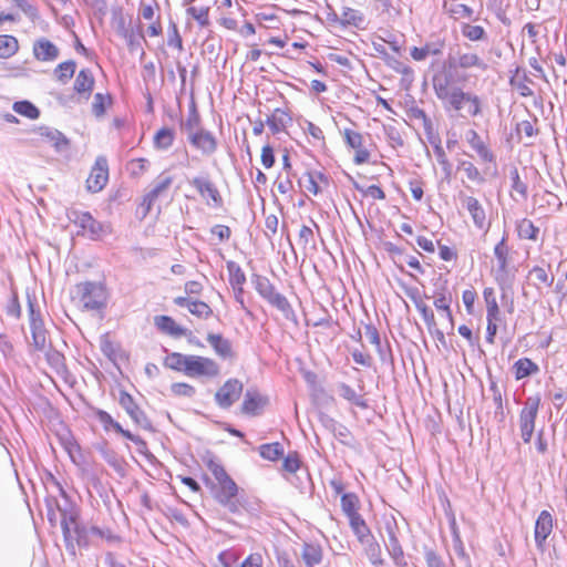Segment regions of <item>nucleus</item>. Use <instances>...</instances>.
<instances>
[{
  "mask_svg": "<svg viewBox=\"0 0 567 567\" xmlns=\"http://www.w3.org/2000/svg\"><path fill=\"white\" fill-rule=\"evenodd\" d=\"M165 365L189 378H216L220 373L219 364L207 357L172 352L165 359Z\"/></svg>",
  "mask_w": 567,
  "mask_h": 567,
  "instance_id": "nucleus-1",
  "label": "nucleus"
},
{
  "mask_svg": "<svg viewBox=\"0 0 567 567\" xmlns=\"http://www.w3.org/2000/svg\"><path fill=\"white\" fill-rule=\"evenodd\" d=\"M212 491L216 502L231 514L246 509L244 497L239 496V487L233 478L217 483Z\"/></svg>",
  "mask_w": 567,
  "mask_h": 567,
  "instance_id": "nucleus-2",
  "label": "nucleus"
},
{
  "mask_svg": "<svg viewBox=\"0 0 567 567\" xmlns=\"http://www.w3.org/2000/svg\"><path fill=\"white\" fill-rule=\"evenodd\" d=\"M75 290L84 309L100 310L106 306L107 290L103 282H80L75 286Z\"/></svg>",
  "mask_w": 567,
  "mask_h": 567,
  "instance_id": "nucleus-3",
  "label": "nucleus"
},
{
  "mask_svg": "<svg viewBox=\"0 0 567 567\" xmlns=\"http://www.w3.org/2000/svg\"><path fill=\"white\" fill-rule=\"evenodd\" d=\"M251 281L260 297L267 300L272 307L281 311L286 318H289V316L293 313L288 299L284 295L276 291L275 286L267 277L261 275H252Z\"/></svg>",
  "mask_w": 567,
  "mask_h": 567,
  "instance_id": "nucleus-4",
  "label": "nucleus"
},
{
  "mask_svg": "<svg viewBox=\"0 0 567 567\" xmlns=\"http://www.w3.org/2000/svg\"><path fill=\"white\" fill-rule=\"evenodd\" d=\"M540 405V396H528L524 402L523 409L519 412L518 423L520 437L524 443L528 444L535 431V422L538 415Z\"/></svg>",
  "mask_w": 567,
  "mask_h": 567,
  "instance_id": "nucleus-5",
  "label": "nucleus"
},
{
  "mask_svg": "<svg viewBox=\"0 0 567 567\" xmlns=\"http://www.w3.org/2000/svg\"><path fill=\"white\" fill-rule=\"evenodd\" d=\"M28 299V311H29V324L32 334V344L35 350L43 351L47 346V330L41 317L40 310L37 308V301L34 297L27 295Z\"/></svg>",
  "mask_w": 567,
  "mask_h": 567,
  "instance_id": "nucleus-6",
  "label": "nucleus"
},
{
  "mask_svg": "<svg viewBox=\"0 0 567 567\" xmlns=\"http://www.w3.org/2000/svg\"><path fill=\"white\" fill-rule=\"evenodd\" d=\"M118 404L124 409L132 421L145 431H154L153 424L146 413L135 402L134 398L125 390L118 392Z\"/></svg>",
  "mask_w": 567,
  "mask_h": 567,
  "instance_id": "nucleus-7",
  "label": "nucleus"
},
{
  "mask_svg": "<svg viewBox=\"0 0 567 567\" xmlns=\"http://www.w3.org/2000/svg\"><path fill=\"white\" fill-rule=\"evenodd\" d=\"M432 84L436 97L446 105L456 96L463 89L454 85L452 73L449 71H441L433 75Z\"/></svg>",
  "mask_w": 567,
  "mask_h": 567,
  "instance_id": "nucleus-8",
  "label": "nucleus"
},
{
  "mask_svg": "<svg viewBox=\"0 0 567 567\" xmlns=\"http://www.w3.org/2000/svg\"><path fill=\"white\" fill-rule=\"evenodd\" d=\"M188 184L197 190L208 206L217 208L223 206V197L216 184L208 176H195L188 179Z\"/></svg>",
  "mask_w": 567,
  "mask_h": 567,
  "instance_id": "nucleus-9",
  "label": "nucleus"
},
{
  "mask_svg": "<svg viewBox=\"0 0 567 567\" xmlns=\"http://www.w3.org/2000/svg\"><path fill=\"white\" fill-rule=\"evenodd\" d=\"M455 112L465 111L468 116L475 117L482 114V100L477 94L462 90L446 105Z\"/></svg>",
  "mask_w": 567,
  "mask_h": 567,
  "instance_id": "nucleus-10",
  "label": "nucleus"
},
{
  "mask_svg": "<svg viewBox=\"0 0 567 567\" xmlns=\"http://www.w3.org/2000/svg\"><path fill=\"white\" fill-rule=\"evenodd\" d=\"M97 420L103 424L104 430L109 431L110 429L114 430L116 433L121 434L125 439L130 440L137 446V451L140 453H144L147 450V443L141 436L131 433L128 430L123 429V426L115 421L110 413L103 410H99L96 412Z\"/></svg>",
  "mask_w": 567,
  "mask_h": 567,
  "instance_id": "nucleus-11",
  "label": "nucleus"
},
{
  "mask_svg": "<svg viewBox=\"0 0 567 567\" xmlns=\"http://www.w3.org/2000/svg\"><path fill=\"white\" fill-rule=\"evenodd\" d=\"M243 389L244 385L238 379L227 380L215 394L217 405L221 409L230 408L240 398Z\"/></svg>",
  "mask_w": 567,
  "mask_h": 567,
  "instance_id": "nucleus-12",
  "label": "nucleus"
},
{
  "mask_svg": "<svg viewBox=\"0 0 567 567\" xmlns=\"http://www.w3.org/2000/svg\"><path fill=\"white\" fill-rule=\"evenodd\" d=\"M109 181V164L104 156H99L86 179V187L92 193L101 192Z\"/></svg>",
  "mask_w": 567,
  "mask_h": 567,
  "instance_id": "nucleus-13",
  "label": "nucleus"
},
{
  "mask_svg": "<svg viewBox=\"0 0 567 567\" xmlns=\"http://www.w3.org/2000/svg\"><path fill=\"white\" fill-rule=\"evenodd\" d=\"M554 528V517L549 511H542L536 518L535 528H534V539L536 547L539 550H544L546 546L547 538L553 533Z\"/></svg>",
  "mask_w": 567,
  "mask_h": 567,
  "instance_id": "nucleus-14",
  "label": "nucleus"
},
{
  "mask_svg": "<svg viewBox=\"0 0 567 567\" xmlns=\"http://www.w3.org/2000/svg\"><path fill=\"white\" fill-rule=\"evenodd\" d=\"M346 144L355 151L353 162L357 165L368 163L370 159V152L363 147V135L354 130L344 128L342 132Z\"/></svg>",
  "mask_w": 567,
  "mask_h": 567,
  "instance_id": "nucleus-15",
  "label": "nucleus"
},
{
  "mask_svg": "<svg viewBox=\"0 0 567 567\" xmlns=\"http://www.w3.org/2000/svg\"><path fill=\"white\" fill-rule=\"evenodd\" d=\"M173 183V177L169 175L161 174L153 183L152 188L144 195L143 205L146 206V210L150 212L154 203L163 196L167 195V192Z\"/></svg>",
  "mask_w": 567,
  "mask_h": 567,
  "instance_id": "nucleus-16",
  "label": "nucleus"
},
{
  "mask_svg": "<svg viewBox=\"0 0 567 567\" xmlns=\"http://www.w3.org/2000/svg\"><path fill=\"white\" fill-rule=\"evenodd\" d=\"M451 68H458L462 70L478 69L486 71L487 63L475 52H457L456 56L449 59Z\"/></svg>",
  "mask_w": 567,
  "mask_h": 567,
  "instance_id": "nucleus-17",
  "label": "nucleus"
},
{
  "mask_svg": "<svg viewBox=\"0 0 567 567\" xmlns=\"http://www.w3.org/2000/svg\"><path fill=\"white\" fill-rule=\"evenodd\" d=\"M187 140L196 150L200 151L203 155H213L218 147L217 140L213 133L204 128L192 133Z\"/></svg>",
  "mask_w": 567,
  "mask_h": 567,
  "instance_id": "nucleus-18",
  "label": "nucleus"
},
{
  "mask_svg": "<svg viewBox=\"0 0 567 567\" xmlns=\"http://www.w3.org/2000/svg\"><path fill=\"white\" fill-rule=\"evenodd\" d=\"M34 133L41 141L51 144L56 152H63L69 147V140L56 128L49 126H39Z\"/></svg>",
  "mask_w": 567,
  "mask_h": 567,
  "instance_id": "nucleus-19",
  "label": "nucleus"
},
{
  "mask_svg": "<svg viewBox=\"0 0 567 567\" xmlns=\"http://www.w3.org/2000/svg\"><path fill=\"white\" fill-rule=\"evenodd\" d=\"M174 303L178 307L187 308L193 316L199 319L206 320L213 315L210 306L202 300L179 296L174 298Z\"/></svg>",
  "mask_w": 567,
  "mask_h": 567,
  "instance_id": "nucleus-20",
  "label": "nucleus"
},
{
  "mask_svg": "<svg viewBox=\"0 0 567 567\" xmlns=\"http://www.w3.org/2000/svg\"><path fill=\"white\" fill-rule=\"evenodd\" d=\"M32 52L33 56L41 62H52L56 60L60 54L59 48L47 38L35 40Z\"/></svg>",
  "mask_w": 567,
  "mask_h": 567,
  "instance_id": "nucleus-21",
  "label": "nucleus"
},
{
  "mask_svg": "<svg viewBox=\"0 0 567 567\" xmlns=\"http://www.w3.org/2000/svg\"><path fill=\"white\" fill-rule=\"evenodd\" d=\"M267 404V396L261 395L257 390L248 389L244 396L241 410L245 414L257 415Z\"/></svg>",
  "mask_w": 567,
  "mask_h": 567,
  "instance_id": "nucleus-22",
  "label": "nucleus"
},
{
  "mask_svg": "<svg viewBox=\"0 0 567 567\" xmlns=\"http://www.w3.org/2000/svg\"><path fill=\"white\" fill-rule=\"evenodd\" d=\"M389 542L386 544V549L390 557L393 559L395 566H404L406 565L403 548L399 542V538L395 534V524L388 523L385 526Z\"/></svg>",
  "mask_w": 567,
  "mask_h": 567,
  "instance_id": "nucleus-23",
  "label": "nucleus"
},
{
  "mask_svg": "<svg viewBox=\"0 0 567 567\" xmlns=\"http://www.w3.org/2000/svg\"><path fill=\"white\" fill-rule=\"evenodd\" d=\"M466 142L470 144L473 151H475L484 163H493L495 162V155L487 146V144L482 140L478 133L475 130H468L465 134Z\"/></svg>",
  "mask_w": 567,
  "mask_h": 567,
  "instance_id": "nucleus-24",
  "label": "nucleus"
},
{
  "mask_svg": "<svg viewBox=\"0 0 567 567\" xmlns=\"http://www.w3.org/2000/svg\"><path fill=\"white\" fill-rule=\"evenodd\" d=\"M83 234L87 235L91 239H99L104 233L103 225L95 220L90 213H80L75 220Z\"/></svg>",
  "mask_w": 567,
  "mask_h": 567,
  "instance_id": "nucleus-25",
  "label": "nucleus"
},
{
  "mask_svg": "<svg viewBox=\"0 0 567 567\" xmlns=\"http://www.w3.org/2000/svg\"><path fill=\"white\" fill-rule=\"evenodd\" d=\"M461 199L463 206L470 213L474 225L478 229H484L486 227V213L478 199L472 196H461Z\"/></svg>",
  "mask_w": 567,
  "mask_h": 567,
  "instance_id": "nucleus-26",
  "label": "nucleus"
},
{
  "mask_svg": "<svg viewBox=\"0 0 567 567\" xmlns=\"http://www.w3.org/2000/svg\"><path fill=\"white\" fill-rule=\"evenodd\" d=\"M122 38L125 40L130 52H140L141 56L145 55L143 43L146 42V40L140 23L130 29L128 32H125Z\"/></svg>",
  "mask_w": 567,
  "mask_h": 567,
  "instance_id": "nucleus-27",
  "label": "nucleus"
},
{
  "mask_svg": "<svg viewBox=\"0 0 567 567\" xmlns=\"http://www.w3.org/2000/svg\"><path fill=\"white\" fill-rule=\"evenodd\" d=\"M154 323L159 331L173 337H187L188 333L190 334V331L178 326L175 320L168 316H156Z\"/></svg>",
  "mask_w": 567,
  "mask_h": 567,
  "instance_id": "nucleus-28",
  "label": "nucleus"
},
{
  "mask_svg": "<svg viewBox=\"0 0 567 567\" xmlns=\"http://www.w3.org/2000/svg\"><path fill=\"white\" fill-rule=\"evenodd\" d=\"M207 341L219 358L233 359L235 357L231 342L228 339L224 338L221 334L208 333Z\"/></svg>",
  "mask_w": 567,
  "mask_h": 567,
  "instance_id": "nucleus-29",
  "label": "nucleus"
},
{
  "mask_svg": "<svg viewBox=\"0 0 567 567\" xmlns=\"http://www.w3.org/2000/svg\"><path fill=\"white\" fill-rule=\"evenodd\" d=\"M59 509L61 511V515H62L61 528H62V533H63V537H64V542H65V547L72 555H74V546L72 545V537H73L72 529L75 525H79V523L76 520V515L74 513L68 512L65 509L62 511L60 507H59Z\"/></svg>",
  "mask_w": 567,
  "mask_h": 567,
  "instance_id": "nucleus-30",
  "label": "nucleus"
},
{
  "mask_svg": "<svg viewBox=\"0 0 567 567\" xmlns=\"http://www.w3.org/2000/svg\"><path fill=\"white\" fill-rule=\"evenodd\" d=\"M489 391L492 392V401L494 404V420L498 424H504L506 419V411L504 405L503 392L496 381L489 382Z\"/></svg>",
  "mask_w": 567,
  "mask_h": 567,
  "instance_id": "nucleus-31",
  "label": "nucleus"
},
{
  "mask_svg": "<svg viewBox=\"0 0 567 567\" xmlns=\"http://www.w3.org/2000/svg\"><path fill=\"white\" fill-rule=\"evenodd\" d=\"M94 76L90 69H82L74 81L73 89L78 94L85 95L87 99L94 87Z\"/></svg>",
  "mask_w": 567,
  "mask_h": 567,
  "instance_id": "nucleus-32",
  "label": "nucleus"
},
{
  "mask_svg": "<svg viewBox=\"0 0 567 567\" xmlns=\"http://www.w3.org/2000/svg\"><path fill=\"white\" fill-rule=\"evenodd\" d=\"M443 10L453 19H471L474 10L467 4L461 3L458 0H445L443 2Z\"/></svg>",
  "mask_w": 567,
  "mask_h": 567,
  "instance_id": "nucleus-33",
  "label": "nucleus"
},
{
  "mask_svg": "<svg viewBox=\"0 0 567 567\" xmlns=\"http://www.w3.org/2000/svg\"><path fill=\"white\" fill-rule=\"evenodd\" d=\"M341 18L342 28L354 27L359 30L365 29V17L357 9L343 7Z\"/></svg>",
  "mask_w": 567,
  "mask_h": 567,
  "instance_id": "nucleus-34",
  "label": "nucleus"
},
{
  "mask_svg": "<svg viewBox=\"0 0 567 567\" xmlns=\"http://www.w3.org/2000/svg\"><path fill=\"white\" fill-rule=\"evenodd\" d=\"M513 370L515 379L522 380L527 377L537 374L539 372V367L529 358H522L514 363Z\"/></svg>",
  "mask_w": 567,
  "mask_h": 567,
  "instance_id": "nucleus-35",
  "label": "nucleus"
},
{
  "mask_svg": "<svg viewBox=\"0 0 567 567\" xmlns=\"http://www.w3.org/2000/svg\"><path fill=\"white\" fill-rule=\"evenodd\" d=\"M494 255L497 259V274L505 275L508 267L509 248L507 246V237L504 235L494 247Z\"/></svg>",
  "mask_w": 567,
  "mask_h": 567,
  "instance_id": "nucleus-36",
  "label": "nucleus"
},
{
  "mask_svg": "<svg viewBox=\"0 0 567 567\" xmlns=\"http://www.w3.org/2000/svg\"><path fill=\"white\" fill-rule=\"evenodd\" d=\"M462 35L471 42L487 41L488 35L482 25L463 22L460 25Z\"/></svg>",
  "mask_w": 567,
  "mask_h": 567,
  "instance_id": "nucleus-37",
  "label": "nucleus"
},
{
  "mask_svg": "<svg viewBox=\"0 0 567 567\" xmlns=\"http://www.w3.org/2000/svg\"><path fill=\"white\" fill-rule=\"evenodd\" d=\"M350 527L360 543H365L371 537V530L360 514L348 518Z\"/></svg>",
  "mask_w": 567,
  "mask_h": 567,
  "instance_id": "nucleus-38",
  "label": "nucleus"
},
{
  "mask_svg": "<svg viewBox=\"0 0 567 567\" xmlns=\"http://www.w3.org/2000/svg\"><path fill=\"white\" fill-rule=\"evenodd\" d=\"M301 556L307 567H316L322 560V549L316 544H305Z\"/></svg>",
  "mask_w": 567,
  "mask_h": 567,
  "instance_id": "nucleus-39",
  "label": "nucleus"
},
{
  "mask_svg": "<svg viewBox=\"0 0 567 567\" xmlns=\"http://www.w3.org/2000/svg\"><path fill=\"white\" fill-rule=\"evenodd\" d=\"M338 390H339L340 396L343 398L344 400L349 401L350 403H352L361 409L369 408L367 400L362 395L358 394L355 392V390L353 388H351L349 384L340 383L338 386Z\"/></svg>",
  "mask_w": 567,
  "mask_h": 567,
  "instance_id": "nucleus-40",
  "label": "nucleus"
},
{
  "mask_svg": "<svg viewBox=\"0 0 567 567\" xmlns=\"http://www.w3.org/2000/svg\"><path fill=\"white\" fill-rule=\"evenodd\" d=\"M19 50V41L16 37L9 34L0 35V59H9Z\"/></svg>",
  "mask_w": 567,
  "mask_h": 567,
  "instance_id": "nucleus-41",
  "label": "nucleus"
},
{
  "mask_svg": "<svg viewBox=\"0 0 567 567\" xmlns=\"http://www.w3.org/2000/svg\"><path fill=\"white\" fill-rule=\"evenodd\" d=\"M75 70L76 63L73 60H69L58 64L53 73L60 83L65 84L73 78Z\"/></svg>",
  "mask_w": 567,
  "mask_h": 567,
  "instance_id": "nucleus-42",
  "label": "nucleus"
},
{
  "mask_svg": "<svg viewBox=\"0 0 567 567\" xmlns=\"http://www.w3.org/2000/svg\"><path fill=\"white\" fill-rule=\"evenodd\" d=\"M517 234L522 239L536 241L539 236V228L528 218H523L517 223Z\"/></svg>",
  "mask_w": 567,
  "mask_h": 567,
  "instance_id": "nucleus-43",
  "label": "nucleus"
},
{
  "mask_svg": "<svg viewBox=\"0 0 567 567\" xmlns=\"http://www.w3.org/2000/svg\"><path fill=\"white\" fill-rule=\"evenodd\" d=\"M486 303V318L501 319V311L493 288L487 287L483 291Z\"/></svg>",
  "mask_w": 567,
  "mask_h": 567,
  "instance_id": "nucleus-44",
  "label": "nucleus"
},
{
  "mask_svg": "<svg viewBox=\"0 0 567 567\" xmlns=\"http://www.w3.org/2000/svg\"><path fill=\"white\" fill-rule=\"evenodd\" d=\"M361 544L364 545L365 554H367L369 560L374 566L380 567L384 564V560L381 556V547H380L379 543L374 539L373 536L369 537V540H367L365 543H361Z\"/></svg>",
  "mask_w": 567,
  "mask_h": 567,
  "instance_id": "nucleus-45",
  "label": "nucleus"
},
{
  "mask_svg": "<svg viewBox=\"0 0 567 567\" xmlns=\"http://www.w3.org/2000/svg\"><path fill=\"white\" fill-rule=\"evenodd\" d=\"M226 267L231 288L244 287L246 282V275L241 267L233 260L227 261Z\"/></svg>",
  "mask_w": 567,
  "mask_h": 567,
  "instance_id": "nucleus-46",
  "label": "nucleus"
},
{
  "mask_svg": "<svg viewBox=\"0 0 567 567\" xmlns=\"http://www.w3.org/2000/svg\"><path fill=\"white\" fill-rule=\"evenodd\" d=\"M359 506H360V501H359V497L357 496V494H354V493L342 494L341 508L348 518L360 514Z\"/></svg>",
  "mask_w": 567,
  "mask_h": 567,
  "instance_id": "nucleus-47",
  "label": "nucleus"
},
{
  "mask_svg": "<svg viewBox=\"0 0 567 567\" xmlns=\"http://www.w3.org/2000/svg\"><path fill=\"white\" fill-rule=\"evenodd\" d=\"M175 140V133L169 127H162L154 136V146L158 150L169 148Z\"/></svg>",
  "mask_w": 567,
  "mask_h": 567,
  "instance_id": "nucleus-48",
  "label": "nucleus"
},
{
  "mask_svg": "<svg viewBox=\"0 0 567 567\" xmlns=\"http://www.w3.org/2000/svg\"><path fill=\"white\" fill-rule=\"evenodd\" d=\"M442 53V45H437L434 43H427L422 48L414 47L411 50V56L415 61H423L429 55H440Z\"/></svg>",
  "mask_w": 567,
  "mask_h": 567,
  "instance_id": "nucleus-49",
  "label": "nucleus"
},
{
  "mask_svg": "<svg viewBox=\"0 0 567 567\" xmlns=\"http://www.w3.org/2000/svg\"><path fill=\"white\" fill-rule=\"evenodd\" d=\"M259 453L265 460L277 461L284 455L285 451L280 443L275 442L260 445Z\"/></svg>",
  "mask_w": 567,
  "mask_h": 567,
  "instance_id": "nucleus-50",
  "label": "nucleus"
},
{
  "mask_svg": "<svg viewBox=\"0 0 567 567\" xmlns=\"http://www.w3.org/2000/svg\"><path fill=\"white\" fill-rule=\"evenodd\" d=\"M13 110L18 114L30 120H35L40 115L39 109L29 101H19L13 104Z\"/></svg>",
  "mask_w": 567,
  "mask_h": 567,
  "instance_id": "nucleus-51",
  "label": "nucleus"
},
{
  "mask_svg": "<svg viewBox=\"0 0 567 567\" xmlns=\"http://www.w3.org/2000/svg\"><path fill=\"white\" fill-rule=\"evenodd\" d=\"M181 126L182 130L187 134V137H189L192 133H196L197 130H203L200 127L199 114L195 109L189 112L187 120L183 122Z\"/></svg>",
  "mask_w": 567,
  "mask_h": 567,
  "instance_id": "nucleus-52",
  "label": "nucleus"
},
{
  "mask_svg": "<svg viewBox=\"0 0 567 567\" xmlns=\"http://www.w3.org/2000/svg\"><path fill=\"white\" fill-rule=\"evenodd\" d=\"M186 13L194 18L200 27L209 25V8L208 7H189L186 9Z\"/></svg>",
  "mask_w": 567,
  "mask_h": 567,
  "instance_id": "nucleus-53",
  "label": "nucleus"
},
{
  "mask_svg": "<svg viewBox=\"0 0 567 567\" xmlns=\"http://www.w3.org/2000/svg\"><path fill=\"white\" fill-rule=\"evenodd\" d=\"M415 307L417 311L421 313L423 321L425 322L427 329L430 332L433 331V329L436 326L434 312L432 309L425 305L423 301H416Z\"/></svg>",
  "mask_w": 567,
  "mask_h": 567,
  "instance_id": "nucleus-54",
  "label": "nucleus"
},
{
  "mask_svg": "<svg viewBox=\"0 0 567 567\" xmlns=\"http://www.w3.org/2000/svg\"><path fill=\"white\" fill-rule=\"evenodd\" d=\"M47 361L56 372H62L65 370V359L64 355L54 349H49L45 353Z\"/></svg>",
  "mask_w": 567,
  "mask_h": 567,
  "instance_id": "nucleus-55",
  "label": "nucleus"
},
{
  "mask_svg": "<svg viewBox=\"0 0 567 567\" xmlns=\"http://www.w3.org/2000/svg\"><path fill=\"white\" fill-rule=\"evenodd\" d=\"M206 466L209 470V472L214 475L217 483H220L223 481H226L228 478H231L225 467L215 458H209L206 462Z\"/></svg>",
  "mask_w": 567,
  "mask_h": 567,
  "instance_id": "nucleus-56",
  "label": "nucleus"
},
{
  "mask_svg": "<svg viewBox=\"0 0 567 567\" xmlns=\"http://www.w3.org/2000/svg\"><path fill=\"white\" fill-rule=\"evenodd\" d=\"M148 161L146 158H134L127 163L126 169L133 177H140L148 168Z\"/></svg>",
  "mask_w": 567,
  "mask_h": 567,
  "instance_id": "nucleus-57",
  "label": "nucleus"
},
{
  "mask_svg": "<svg viewBox=\"0 0 567 567\" xmlns=\"http://www.w3.org/2000/svg\"><path fill=\"white\" fill-rule=\"evenodd\" d=\"M284 115L285 113L277 109L272 115L267 117L266 124L272 134H277L285 128Z\"/></svg>",
  "mask_w": 567,
  "mask_h": 567,
  "instance_id": "nucleus-58",
  "label": "nucleus"
},
{
  "mask_svg": "<svg viewBox=\"0 0 567 567\" xmlns=\"http://www.w3.org/2000/svg\"><path fill=\"white\" fill-rule=\"evenodd\" d=\"M12 2L25 14L31 22H37L40 19L39 10L27 0H12Z\"/></svg>",
  "mask_w": 567,
  "mask_h": 567,
  "instance_id": "nucleus-59",
  "label": "nucleus"
},
{
  "mask_svg": "<svg viewBox=\"0 0 567 567\" xmlns=\"http://www.w3.org/2000/svg\"><path fill=\"white\" fill-rule=\"evenodd\" d=\"M305 178V184L303 186L306 187V189L313 194V195H318L320 193V187L318 185V182L317 179H323V175L321 173H318V172H307L303 176Z\"/></svg>",
  "mask_w": 567,
  "mask_h": 567,
  "instance_id": "nucleus-60",
  "label": "nucleus"
},
{
  "mask_svg": "<svg viewBox=\"0 0 567 567\" xmlns=\"http://www.w3.org/2000/svg\"><path fill=\"white\" fill-rule=\"evenodd\" d=\"M532 80L524 74L523 79H511V84L518 91V93L524 97H529L534 94L533 90L529 86Z\"/></svg>",
  "mask_w": 567,
  "mask_h": 567,
  "instance_id": "nucleus-61",
  "label": "nucleus"
},
{
  "mask_svg": "<svg viewBox=\"0 0 567 567\" xmlns=\"http://www.w3.org/2000/svg\"><path fill=\"white\" fill-rule=\"evenodd\" d=\"M111 103L110 95H103L102 93H96L94 95V101L92 103V112L96 117H101L105 113L106 104Z\"/></svg>",
  "mask_w": 567,
  "mask_h": 567,
  "instance_id": "nucleus-62",
  "label": "nucleus"
},
{
  "mask_svg": "<svg viewBox=\"0 0 567 567\" xmlns=\"http://www.w3.org/2000/svg\"><path fill=\"white\" fill-rule=\"evenodd\" d=\"M458 168L464 171L466 177L472 182L482 183L484 181L477 167L470 161H462Z\"/></svg>",
  "mask_w": 567,
  "mask_h": 567,
  "instance_id": "nucleus-63",
  "label": "nucleus"
},
{
  "mask_svg": "<svg viewBox=\"0 0 567 567\" xmlns=\"http://www.w3.org/2000/svg\"><path fill=\"white\" fill-rule=\"evenodd\" d=\"M423 554L427 567H445L443 557L433 548L424 547Z\"/></svg>",
  "mask_w": 567,
  "mask_h": 567,
  "instance_id": "nucleus-64",
  "label": "nucleus"
}]
</instances>
